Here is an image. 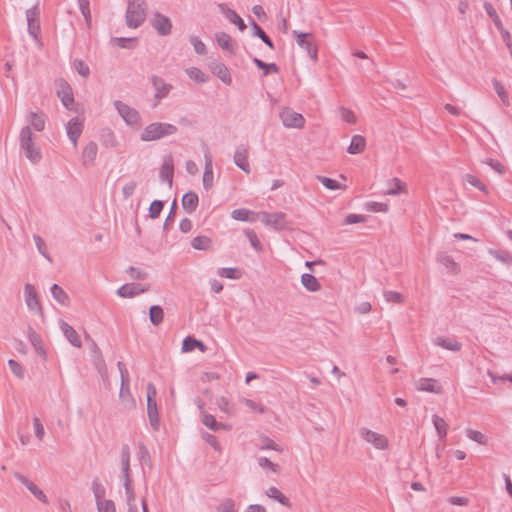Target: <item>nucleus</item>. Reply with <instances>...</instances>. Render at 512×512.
<instances>
[{"label":"nucleus","mask_w":512,"mask_h":512,"mask_svg":"<svg viewBox=\"0 0 512 512\" xmlns=\"http://www.w3.org/2000/svg\"><path fill=\"white\" fill-rule=\"evenodd\" d=\"M19 144L21 151L30 162L37 164L41 160L42 154L39 147L34 143L30 126H24L20 130Z\"/></svg>","instance_id":"nucleus-1"},{"label":"nucleus","mask_w":512,"mask_h":512,"mask_svg":"<svg viewBox=\"0 0 512 512\" xmlns=\"http://www.w3.org/2000/svg\"><path fill=\"white\" fill-rule=\"evenodd\" d=\"M145 0H127L126 24L130 28H138L146 18Z\"/></svg>","instance_id":"nucleus-2"},{"label":"nucleus","mask_w":512,"mask_h":512,"mask_svg":"<svg viewBox=\"0 0 512 512\" xmlns=\"http://www.w3.org/2000/svg\"><path fill=\"white\" fill-rule=\"evenodd\" d=\"M117 367L119 369L121 377V387L119 392L120 400L125 408L134 409L136 407V402L132 397L129 389V372L126 369L124 363H122L121 361L117 363Z\"/></svg>","instance_id":"nucleus-3"},{"label":"nucleus","mask_w":512,"mask_h":512,"mask_svg":"<svg viewBox=\"0 0 512 512\" xmlns=\"http://www.w3.org/2000/svg\"><path fill=\"white\" fill-rule=\"evenodd\" d=\"M157 389L152 383L147 385V415L149 422L153 430L158 431L160 429V418L159 410L157 405Z\"/></svg>","instance_id":"nucleus-4"},{"label":"nucleus","mask_w":512,"mask_h":512,"mask_svg":"<svg viewBox=\"0 0 512 512\" xmlns=\"http://www.w3.org/2000/svg\"><path fill=\"white\" fill-rule=\"evenodd\" d=\"M292 34L295 37L297 44L302 49L306 50L308 56L313 61H317L318 49L315 44L314 36L311 33H304L297 30H293Z\"/></svg>","instance_id":"nucleus-5"},{"label":"nucleus","mask_w":512,"mask_h":512,"mask_svg":"<svg viewBox=\"0 0 512 512\" xmlns=\"http://www.w3.org/2000/svg\"><path fill=\"white\" fill-rule=\"evenodd\" d=\"M114 106L126 124L130 126H139L140 114L136 109L128 106L120 100L114 101Z\"/></svg>","instance_id":"nucleus-6"},{"label":"nucleus","mask_w":512,"mask_h":512,"mask_svg":"<svg viewBox=\"0 0 512 512\" xmlns=\"http://www.w3.org/2000/svg\"><path fill=\"white\" fill-rule=\"evenodd\" d=\"M39 16L40 11L37 6L26 10L28 33L36 42H39V34L41 31Z\"/></svg>","instance_id":"nucleus-7"},{"label":"nucleus","mask_w":512,"mask_h":512,"mask_svg":"<svg viewBox=\"0 0 512 512\" xmlns=\"http://www.w3.org/2000/svg\"><path fill=\"white\" fill-rule=\"evenodd\" d=\"M260 219L266 225L272 226L276 230L285 229L287 226L286 215L282 212L268 213L261 212Z\"/></svg>","instance_id":"nucleus-8"},{"label":"nucleus","mask_w":512,"mask_h":512,"mask_svg":"<svg viewBox=\"0 0 512 512\" xmlns=\"http://www.w3.org/2000/svg\"><path fill=\"white\" fill-rule=\"evenodd\" d=\"M282 123L286 127L290 128H302L305 123V119L302 114L297 113L291 109H285L280 113Z\"/></svg>","instance_id":"nucleus-9"},{"label":"nucleus","mask_w":512,"mask_h":512,"mask_svg":"<svg viewBox=\"0 0 512 512\" xmlns=\"http://www.w3.org/2000/svg\"><path fill=\"white\" fill-rule=\"evenodd\" d=\"M361 436L364 440L371 443L376 449L384 450L388 448V439L379 433L363 428Z\"/></svg>","instance_id":"nucleus-10"},{"label":"nucleus","mask_w":512,"mask_h":512,"mask_svg":"<svg viewBox=\"0 0 512 512\" xmlns=\"http://www.w3.org/2000/svg\"><path fill=\"white\" fill-rule=\"evenodd\" d=\"M14 477L21 484H23L36 499H38L40 502L44 504H48V499L45 493L40 488H38L30 479H28L26 476L18 472L14 473Z\"/></svg>","instance_id":"nucleus-11"},{"label":"nucleus","mask_w":512,"mask_h":512,"mask_svg":"<svg viewBox=\"0 0 512 512\" xmlns=\"http://www.w3.org/2000/svg\"><path fill=\"white\" fill-rule=\"evenodd\" d=\"M211 73L217 76L224 84L230 85L232 83V77L228 67L219 60H214L209 64Z\"/></svg>","instance_id":"nucleus-12"},{"label":"nucleus","mask_w":512,"mask_h":512,"mask_svg":"<svg viewBox=\"0 0 512 512\" xmlns=\"http://www.w3.org/2000/svg\"><path fill=\"white\" fill-rule=\"evenodd\" d=\"M83 130V121L79 117L70 119L66 125L67 136L74 147H77L78 139Z\"/></svg>","instance_id":"nucleus-13"},{"label":"nucleus","mask_w":512,"mask_h":512,"mask_svg":"<svg viewBox=\"0 0 512 512\" xmlns=\"http://www.w3.org/2000/svg\"><path fill=\"white\" fill-rule=\"evenodd\" d=\"M248 153V148L246 146L239 145L233 156L235 165L247 174L251 171L248 161Z\"/></svg>","instance_id":"nucleus-14"},{"label":"nucleus","mask_w":512,"mask_h":512,"mask_svg":"<svg viewBox=\"0 0 512 512\" xmlns=\"http://www.w3.org/2000/svg\"><path fill=\"white\" fill-rule=\"evenodd\" d=\"M147 290L148 288L142 284L127 283L118 288L117 294L122 298H132Z\"/></svg>","instance_id":"nucleus-15"},{"label":"nucleus","mask_w":512,"mask_h":512,"mask_svg":"<svg viewBox=\"0 0 512 512\" xmlns=\"http://www.w3.org/2000/svg\"><path fill=\"white\" fill-rule=\"evenodd\" d=\"M25 302L28 308L32 311H42L41 304L32 284L27 283L24 286Z\"/></svg>","instance_id":"nucleus-16"},{"label":"nucleus","mask_w":512,"mask_h":512,"mask_svg":"<svg viewBox=\"0 0 512 512\" xmlns=\"http://www.w3.org/2000/svg\"><path fill=\"white\" fill-rule=\"evenodd\" d=\"M219 9L223 14H225L226 18L233 24H235L240 31H244L246 29V24L243 19L232 9L227 7L226 4H219Z\"/></svg>","instance_id":"nucleus-17"},{"label":"nucleus","mask_w":512,"mask_h":512,"mask_svg":"<svg viewBox=\"0 0 512 512\" xmlns=\"http://www.w3.org/2000/svg\"><path fill=\"white\" fill-rule=\"evenodd\" d=\"M60 87H61V89L58 90V96L61 97L62 104L67 109L71 110L72 105L74 103L72 89H71L70 85L63 80L60 83Z\"/></svg>","instance_id":"nucleus-18"},{"label":"nucleus","mask_w":512,"mask_h":512,"mask_svg":"<svg viewBox=\"0 0 512 512\" xmlns=\"http://www.w3.org/2000/svg\"><path fill=\"white\" fill-rule=\"evenodd\" d=\"M60 328H61V331L63 332V334L65 335V337L67 338V340L74 347L80 348L82 346L81 339H80L78 333L76 332V330L72 326H70L68 323L62 321L60 324Z\"/></svg>","instance_id":"nucleus-19"},{"label":"nucleus","mask_w":512,"mask_h":512,"mask_svg":"<svg viewBox=\"0 0 512 512\" xmlns=\"http://www.w3.org/2000/svg\"><path fill=\"white\" fill-rule=\"evenodd\" d=\"M28 339H29L31 345L34 347L36 353L43 359H46V350L44 348L42 338L32 328H29V330H28Z\"/></svg>","instance_id":"nucleus-20"},{"label":"nucleus","mask_w":512,"mask_h":512,"mask_svg":"<svg viewBox=\"0 0 512 512\" xmlns=\"http://www.w3.org/2000/svg\"><path fill=\"white\" fill-rule=\"evenodd\" d=\"M98 152L97 144L93 141L89 142L82 151V162L85 166L93 165Z\"/></svg>","instance_id":"nucleus-21"},{"label":"nucleus","mask_w":512,"mask_h":512,"mask_svg":"<svg viewBox=\"0 0 512 512\" xmlns=\"http://www.w3.org/2000/svg\"><path fill=\"white\" fill-rule=\"evenodd\" d=\"M199 203L198 195L193 191H188L182 197V206L189 214L196 211Z\"/></svg>","instance_id":"nucleus-22"},{"label":"nucleus","mask_w":512,"mask_h":512,"mask_svg":"<svg viewBox=\"0 0 512 512\" xmlns=\"http://www.w3.org/2000/svg\"><path fill=\"white\" fill-rule=\"evenodd\" d=\"M28 122L30 128L33 127L36 131L41 132L45 128L46 115L42 111L30 112Z\"/></svg>","instance_id":"nucleus-23"},{"label":"nucleus","mask_w":512,"mask_h":512,"mask_svg":"<svg viewBox=\"0 0 512 512\" xmlns=\"http://www.w3.org/2000/svg\"><path fill=\"white\" fill-rule=\"evenodd\" d=\"M173 159L171 155L165 156L162 161V182H167L169 186H172L173 179Z\"/></svg>","instance_id":"nucleus-24"},{"label":"nucleus","mask_w":512,"mask_h":512,"mask_svg":"<svg viewBox=\"0 0 512 512\" xmlns=\"http://www.w3.org/2000/svg\"><path fill=\"white\" fill-rule=\"evenodd\" d=\"M366 147V139L362 135H354L351 139L347 152L352 155L362 153Z\"/></svg>","instance_id":"nucleus-25"},{"label":"nucleus","mask_w":512,"mask_h":512,"mask_svg":"<svg viewBox=\"0 0 512 512\" xmlns=\"http://www.w3.org/2000/svg\"><path fill=\"white\" fill-rule=\"evenodd\" d=\"M195 348H199L200 351H202V352H205L207 349L206 345L202 341H200L192 336H186L182 342V351L183 352H191Z\"/></svg>","instance_id":"nucleus-26"},{"label":"nucleus","mask_w":512,"mask_h":512,"mask_svg":"<svg viewBox=\"0 0 512 512\" xmlns=\"http://www.w3.org/2000/svg\"><path fill=\"white\" fill-rule=\"evenodd\" d=\"M232 218L239 221L254 222L259 217L258 214L245 208H239L232 211Z\"/></svg>","instance_id":"nucleus-27"},{"label":"nucleus","mask_w":512,"mask_h":512,"mask_svg":"<svg viewBox=\"0 0 512 512\" xmlns=\"http://www.w3.org/2000/svg\"><path fill=\"white\" fill-rule=\"evenodd\" d=\"M191 246L195 250L208 251L212 248V240L205 235H199L191 240Z\"/></svg>","instance_id":"nucleus-28"},{"label":"nucleus","mask_w":512,"mask_h":512,"mask_svg":"<svg viewBox=\"0 0 512 512\" xmlns=\"http://www.w3.org/2000/svg\"><path fill=\"white\" fill-rule=\"evenodd\" d=\"M301 283L310 292H316L321 289L319 280L309 273L302 274Z\"/></svg>","instance_id":"nucleus-29"},{"label":"nucleus","mask_w":512,"mask_h":512,"mask_svg":"<svg viewBox=\"0 0 512 512\" xmlns=\"http://www.w3.org/2000/svg\"><path fill=\"white\" fill-rule=\"evenodd\" d=\"M266 495L269 498H272V499L278 501L281 505H283L285 507L290 508L292 506L289 498L286 497L277 487H274V486L270 487L266 491Z\"/></svg>","instance_id":"nucleus-30"},{"label":"nucleus","mask_w":512,"mask_h":512,"mask_svg":"<svg viewBox=\"0 0 512 512\" xmlns=\"http://www.w3.org/2000/svg\"><path fill=\"white\" fill-rule=\"evenodd\" d=\"M435 343L440 347L453 352L460 351L462 347L461 343L458 342L455 338L438 337Z\"/></svg>","instance_id":"nucleus-31"},{"label":"nucleus","mask_w":512,"mask_h":512,"mask_svg":"<svg viewBox=\"0 0 512 512\" xmlns=\"http://www.w3.org/2000/svg\"><path fill=\"white\" fill-rule=\"evenodd\" d=\"M250 24L253 30V36L261 39L270 49H274V43L271 38L266 34V32L258 25L253 19H251Z\"/></svg>","instance_id":"nucleus-32"},{"label":"nucleus","mask_w":512,"mask_h":512,"mask_svg":"<svg viewBox=\"0 0 512 512\" xmlns=\"http://www.w3.org/2000/svg\"><path fill=\"white\" fill-rule=\"evenodd\" d=\"M419 389L436 394H440L442 392V387L437 383L435 379L431 378H422L420 380Z\"/></svg>","instance_id":"nucleus-33"},{"label":"nucleus","mask_w":512,"mask_h":512,"mask_svg":"<svg viewBox=\"0 0 512 512\" xmlns=\"http://www.w3.org/2000/svg\"><path fill=\"white\" fill-rule=\"evenodd\" d=\"M437 260L443 266H445L453 274H457L460 271V266L456 263L450 255L440 253L437 256Z\"/></svg>","instance_id":"nucleus-34"},{"label":"nucleus","mask_w":512,"mask_h":512,"mask_svg":"<svg viewBox=\"0 0 512 512\" xmlns=\"http://www.w3.org/2000/svg\"><path fill=\"white\" fill-rule=\"evenodd\" d=\"M216 41L218 45L231 54H234L233 40L231 36L225 32H219L216 34Z\"/></svg>","instance_id":"nucleus-35"},{"label":"nucleus","mask_w":512,"mask_h":512,"mask_svg":"<svg viewBox=\"0 0 512 512\" xmlns=\"http://www.w3.org/2000/svg\"><path fill=\"white\" fill-rule=\"evenodd\" d=\"M160 138V124L153 123L145 128L141 135L143 141H151Z\"/></svg>","instance_id":"nucleus-36"},{"label":"nucleus","mask_w":512,"mask_h":512,"mask_svg":"<svg viewBox=\"0 0 512 512\" xmlns=\"http://www.w3.org/2000/svg\"><path fill=\"white\" fill-rule=\"evenodd\" d=\"M432 422H433V425L437 431V434H438L440 440H444L447 436V431H448V425H447L446 421L442 417L434 414L432 416Z\"/></svg>","instance_id":"nucleus-37"},{"label":"nucleus","mask_w":512,"mask_h":512,"mask_svg":"<svg viewBox=\"0 0 512 512\" xmlns=\"http://www.w3.org/2000/svg\"><path fill=\"white\" fill-rule=\"evenodd\" d=\"M50 290H51V294H52L53 298L58 303H60L63 306L69 305V301H70L69 296L58 284H53Z\"/></svg>","instance_id":"nucleus-38"},{"label":"nucleus","mask_w":512,"mask_h":512,"mask_svg":"<svg viewBox=\"0 0 512 512\" xmlns=\"http://www.w3.org/2000/svg\"><path fill=\"white\" fill-rule=\"evenodd\" d=\"M252 62L257 68L263 70V76H267L270 73H278L279 67L275 63H266L257 57L252 58Z\"/></svg>","instance_id":"nucleus-39"},{"label":"nucleus","mask_w":512,"mask_h":512,"mask_svg":"<svg viewBox=\"0 0 512 512\" xmlns=\"http://www.w3.org/2000/svg\"><path fill=\"white\" fill-rule=\"evenodd\" d=\"M202 181L203 187L206 190L210 189L213 186V169L211 159L206 158Z\"/></svg>","instance_id":"nucleus-40"},{"label":"nucleus","mask_w":512,"mask_h":512,"mask_svg":"<svg viewBox=\"0 0 512 512\" xmlns=\"http://www.w3.org/2000/svg\"><path fill=\"white\" fill-rule=\"evenodd\" d=\"M406 191V183L402 182L399 178L394 177L389 182V188L386 191L388 195H398Z\"/></svg>","instance_id":"nucleus-41"},{"label":"nucleus","mask_w":512,"mask_h":512,"mask_svg":"<svg viewBox=\"0 0 512 512\" xmlns=\"http://www.w3.org/2000/svg\"><path fill=\"white\" fill-rule=\"evenodd\" d=\"M201 422L207 428H209L210 430L215 431V432L219 431L220 430V426H222L221 422H218L213 415L208 414L205 411H202Z\"/></svg>","instance_id":"nucleus-42"},{"label":"nucleus","mask_w":512,"mask_h":512,"mask_svg":"<svg viewBox=\"0 0 512 512\" xmlns=\"http://www.w3.org/2000/svg\"><path fill=\"white\" fill-rule=\"evenodd\" d=\"M189 78L197 83H206L209 80V76L197 67H191L187 70Z\"/></svg>","instance_id":"nucleus-43"},{"label":"nucleus","mask_w":512,"mask_h":512,"mask_svg":"<svg viewBox=\"0 0 512 512\" xmlns=\"http://www.w3.org/2000/svg\"><path fill=\"white\" fill-rule=\"evenodd\" d=\"M217 274L220 277H225L234 280L240 279L242 277V271L236 267L219 268Z\"/></svg>","instance_id":"nucleus-44"},{"label":"nucleus","mask_w":512,"mask_h":512,"mask_svg":"<svg viewBox=\"0 0 512 512\" xmlns=\"http://www.w3.org/2000/svg\"><path fill=\"white\" fill-rule=\"evenodd\" d=\"M483 6H484V9H485L486 13L488 14V16L492 19L497 30H502V26H503L502 21H501L500 17L498 16L493 5L489 2H484Z\"/></svg>","instance_id":"nucleus-45"},{"label":"nucleus","mask_w":512,"mask_h":512,"mask_svg":"<svg viewBox=\"0 0 512 512\" xmlns=\"http://www.w3.org/2000/svg\"><path fill=\"white\" fill-rule=\"evenodd\" d=\"M92 492L95 496L96 503L104 501V496L106 493L105 487L101 484L98 479H94L91 484Z\"/></svg>","instance_id":"nucleus-46"},{"label":"nucleus","mask_w":512,"mask_h":512,"mask_svg":"<svg viewBox=\"0 0 512 512\" xmlns=\"http://www.w3.org/2000/svg\"><path fill=\"white\" fill-rule=\"evenodd\" d=\"M33 239H34V242H35L38 252L49 262H52V257L50 256V254L48 252L47 245H46L45 241L37 234L33 235Z\"/></svg>","instance_id":"nucleus-47"},{"label":"nucleus","mask_w":512,"mask_h":512,"mask_svg":"<svg viewBox=\"0 0 512 512\" xmlns=\"http://www.w3.org/2000/svg\"><path fill=\"white\" fill-rule=\"evenodd\" d=\"M489 253L498 261L508 266L512 265V255L508 251L490 249Z\"/></svg>","instance_id":"nucleus-48"},{"label":"nucleus","mask_w":512,"mask_h":512,"mask_svg":"<svg viewBox=\"0 0 512 512\" xmlns=\"http://www.w3.org/2000/svg\"><path fill=\"white\" fill-rule=\"evenodd\" d=\"M317 179L322 183V185L329 190H338L345 189V185H341L337 180L325 177V176H317Z\"/></svg>","instance_id":"nucleus-49"},{"label":"nucleus","mask_w":512,"mask_h":512,"mask_svg":"<svg viewBox=\"0 0 512 512\" xmlns=\"http://www.w3.org/2000/svg\"><path fill=\"white\" fill-rule=\"evenodd\" d=\"M466 436L472 440L477 442L480 445H486L487 444V437L480 431L473 430V429H467L466 430Z\"/></svg>","instance_id":"nucleus-50"},{"label":"nucleus","mask_w":512,"mask_h":512,"mask_svg":"<svg viewBox=\"0 0 512 512\" xmlns=\"http://www.w3.org/2000/svg\"><path fill=\"white\" fill-rule=\"evenodd\" d=\"M245 235L246 237L248 238L251 246L258 252H261L263 250V246L260 242V240L258 239L256 233L251 230V229H247L245 231Z\"/></svg>","instance_id":"nucleus-51"},{"label":"nucleus","mask_w":512,"mask_h":512,"mask_svg":"<svg viewBox=\"0 0 512 512\" xmlns=\"http://www.w3.org/2000/svg\"><path fill=\"white\" fill-rule=\"evenodd\" d=\"M492 83H493V87H494L497 95L500 97L501 101L504 104L508 105L509 104L508 95L505 90V87L496 78H493Z\"/></svg>","instance_id":"nucleus-52"},{"label":"nucleus","mask_w":512,"mask_h":512,"mask_svg":"<svg viewBox=\"0 0 512 512\" xmlns=\"http://www.w3.org/2000/svg\"><path fill=\"white\" fill-rule=\"evenodd\" d=\"M464 179L467 183H469L473 187L479 189L480 191L487 193V188H486L485 184L478 177H476L472 174H467V175H465Z\"/></svg>","instance_id":"nucleus-53"},{"label":"nucleus","mask_w":512,"mask_h":512,"mask_svg":"<svg viewBox=\"0 0 512 512\" xmlns=\"http://www.w3.org/2000/svg\"><path fill=\"white\" fill-rule=\"evenodd\" d=\"M257 461H258L259 466L262 467L263 469L270 470L271 472H274V473L279 471V465L270 461L266 457H259L257 459Z\"/></svg>","instance_id":"nucleus-54"},{"label":"nucleus","mask_w":512,"mask_h":512,"mask_svg":"<svg viewBox=\"0 0 512 512\" xmlns=\"http://www.w3.org/2000/svg\"><path fill=\"white\" fill-rule=\"evenodd\" d=\"M98 512H116L115 503L112 500H104L96 503Z\"/></svg>","instance_id":"nucleus-55"},{"label":"nucleus","mask_w":512,"mask_h":512,"mask_svg":"<svg viewBox=\"0 0 512 512\" xmlns=\"http://www.w3.org/2000/svg\"><path fill=\"white\" fill-rule=\"evenodd\" d=\"M261 446H260V449L262 450H265V449H270V450H275V451H278V452H281L282 451V448L276 444L272 439H270L269 437H262L261 439Z\"/></svg>","instance_id":"nucleus-56"},{"label":"nucleus","mask_w":512,"mask_h":512,"mask_svg":"<svg viewBox=\"0 0 512 512\" xmlns=\"http://www.w3.org/2000/svg\"><path fill=\"white\" fill-rule=\"evenodd\" d=\"M78 4H79L80 11H81L82 15L84 16L86 23L89 26L90 21H91L89 0H78Z\"/></svg>","instance_id":"nucleus-57"},{"label":"nucleus","mask_w":512,"mask_h":512,"mask_svg":"<svg viewBox=\"0 0 512 512\" xmlns=\"http://www.w3.org/2000/svg\"><path fill=\"white\" fill-rule=\"evenodd\" d=\"M384 297L387 302L400 304L403 302V296L396 291L386 290L384 291Z\"/></svg>","instance_id":"nucleus-58"},{"label":"nucleus","mask_w":512,"mask_h":512,"mask_svg":"<svg viewBox=\"0 0 512 512\" xmlns=\"http://www.w3.org/2000/svg\"><path fill=\"white\" fill-rule=\"evenodd\" d=\"M366 208L371 212H387L389 210L388 204L380 202H368Z\"/></svg>","instance_id":"nucleus-59"},{"label":"nucleus","mask_w":512,"mask_h":512,"mask_svg":"<svg viewBox=\"0 0 512 512\" xmlns=\"http://www.w3.org/2000/svg\"><path fill=\"white\" fill-rule=\"evenodd\" d=\"M190 42L197 54L204 55L206 53V46L198 37L192 36Z\"/></svg>","instance_id":"nucleus-60"},{"label":"nucleus","mask_w":512,"mask_h":512,"mask_svg":"<svg viewBox=\"0 0 512 512\" xmlns=\"http://www.w3.org/2000/svg\"><path fill=\"white\" fill-rule=\"evenodd\" d=\"M115 45L120 48H132V44L136 41L135 38L116 37L112 40Z\"/></svg>","instance_id":"nucleus-61"},{"label":"nucleus","mask_w":512,"mask_h":512,"mask_svg":"<svg viewBox=\"0 0 512 512\" xmlns=\"http://www.w3.org/2000/svg\"><path fill=\"white\" fill-rule=\"evenodd\" d=\"M74 67L79 75L82 77H88L90 74V68L82 60H75Z\"/></svg>","instance_id":"nucleus-62"},{"label":"nucleus","mask_w":512,"mask_h":512,"mask_svg":"<svg viewBox=\"0 0 512 512\" xmlns=\"http://www.w3.org/2000/svg\"><path fill=\"white\" fill-rule=\"evenodd\" d=\"M218 512H236L235 510V503L232 499L227 498L225 499L218 507Z\"/></svg>","instance_id":"nucleus-63"},{"label":"nucleus","mask_w":512,"mask_h":512,"mask_svg":"<svg viewBox=\"0 0 512 512\" xmlns=\"http://www.w3.org/2000/svg\"><path fill=\"white\" fill-rule=\"evenodd\" d=\"M8 365H9L10 370L12 371V373L15 376H17L18 378L24 377V371H23V368L20 363H18L17 361H15L13 359H10L8 361Z\"/></svg>","instance_id":"nucleus-64"}]
</instances>
